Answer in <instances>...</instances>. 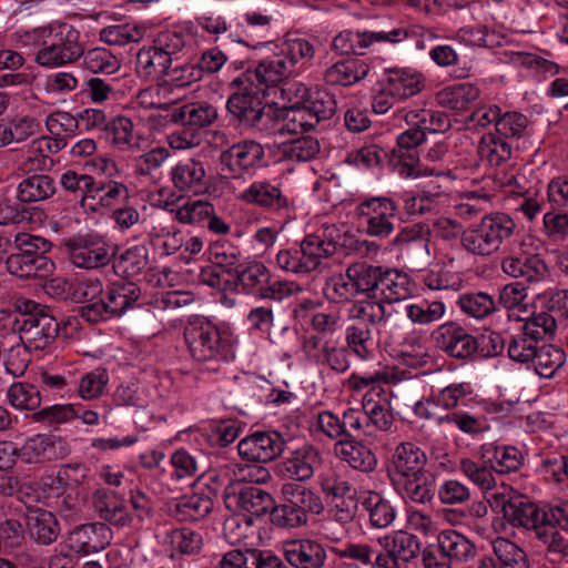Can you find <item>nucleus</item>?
I'll return each instance as SVG.
<instances>
[{
	"mask_svg": "<svg viewBox=\"0 0 568 568\" xmlns=\"http://www.w3.org/2000/svg\"><path fill=\"white\" fill-rule=\"evenodd\" d=\"M268 513L272 524L280 528H295L307 521L305 514L287 499L280 505H275L273 500V507Z\"/></svg>",
	"mask_w": 568,
	"mask_h": 568,
	"instance_id": "obj_64",
	"label": "nucleus"
},
{
	"mask_svg": "<svg viewBox=\"0 0 568 568\" xmlns=\"http://www.w3.org/2000/svg\"><path fill=\"white\" fill-rule=\"evenodd\" d=\"M93 505L100 517L114 526L124 527L133 523L128 508L118 499L116 494L112 490H95L93 494Z\"/></svg>",
	"mask_w": 568,
	"mask_h": 568,
	"instance_id": "obj_30",
	"label": "nucleus"
},
{
	"mask_svg": "<svg viewBox=\"0 0 568 568\" xmlns=\"http://www.w3.org/2000/svg\"><path fill=\"white\" fill-rule=\"evenodd\" d=\"M501 271L523 283L537 284L549 275V268L539 254H510L501 260Z\"/></svg>",
	"mask_w": 568,
	"mask_h": 568,
	"instance_id": "obj_18",
	"label": "nucleus"
},
{
	"mask_svg": "<svg viewBox=\"0 0 568 568\" xmlns=\"http://www.w3.org/2000/svg\"><path fill=\"white\" fill-rule=\"evenodd\" d=\"M141 297V288L133 282H115L103 290L102 300L80 307V315L87 322L97 324L122 316L134 307Z\"/></svg>",
	"mask_w": 568,
	"mask_h": 568,
	"instance_id": "obj_8",
	"label": "nucleus"
},
{
	"mask_svg": "<svg viewBox=\"0 0 568 568\" xmlns=\"http://www.w3.org/2000/svg\"><path fill=\"white\" fill-rule=\"evenodd\" d=\"M528 124V118L520 112H501V116L496 122V131L494 133L503 135L506 141L513 143L515 140L525 136Z\"/></svg>",
	"mask_w": 568,
	"mask_h": 568,
	"instance_id": "obj_58",
	"label": "nucleus"
},
{
	"mask_svg": "<svg viewBox=\"0 0 568 568\" xmlns=\"http://www.w3.org/2000/svg\"><path fill=\"white\" fill-rule=\"evenodd\" d=\"M143 36L144 30L141 27L130 23L109 26L100 31V40L109 45H125L139 42Z\"/></svg>",
	"mask_w": 568,
	"mask_h": 568,
	"instance_id": "obj_59",
	"label": "nucleus"
},
{
	"mask_svg": "<svg viewBox=\"0 0 568 568\" xmlns=\"http://www.w3.org/2000/svg\"><path fill=\"white\" fill-rule=\"evenodd\" d=\"M361 506L366 511L373 528H387L396 518V510L390 501L377 491H367L362 496Z\"/></svg>",
	"mask_w": 568,
	"mask_h": 568,
	"instance_id": "obj_33",
	"label": "nucleus"
},
{
	"mask_svg": "<svg viewBox=\"0 0 568 568\" xmlns=\"http://www.w3.org/2000/svg\"><path fill=\"white\" fill-rule=\"evenodd\" d=\"M396 212V203L385 196L367 199L356 207V214L366 234L379 239L393 233Z\"/></svg>",
	"mask_w": 568,
	"mask_h": 568,
	"instance_id": "obj_14",
	"label": "nucleus"
},
{
	"mask_svg": "<svg viewBox=\"0 0 568 568\" xmlns=\"http://www.w3.org/2000/svg\"><path fill=\"white\" fill-rule=\"evenodd\" d=\"M170 212L182 224L200 225L213 214V204L203 200H190L181 206L172 207Z\"/></svg>",
	"mask_w": 568,
	"mask_h": 568,
	"instance_id": "obj_57",
	"label": "nucleus"
},
{
	"mask_svg": "<svg viewBox=\"0 0 568 568\" xmlns=\"http://www.w3.org/2000/svg\"><path fill=\"white\" fill-rule=\"evenodd\" d=\"M491 556L500 568H529L526 551L508 538H495L491 541Z\"/></svg>",
	"mask_w": 568,
	"mask_h": 568,
	"instance_id": "obj_44",
	"label": "nucleus"
},
{
	"mask_svg": "<svg viewBox=\"0 0 568 568\" xmlns=\"http://www.w3.org/2000/svg\"><path fill=\"white\" fill-rule=\"evenodd\" d=\"M293 72L285 59L278 58L274 60H263L252 70L247 69L239 77L252 82L256 89L266 94L271 87L282 84L285 79Z\"/></svg>",
	"mask_w": 568,
	"mask_h": 568,
	"instance_id": "obj_21",
	"label": "nucleus"
},
{
	"mask_svg": "<svg viewBox=\"0 0 568 568\" xmlns=\"http://www.w3.org/2000/svg\"><path fill=\"white\" fill-rule=\"evenodd\" d=\"M480 95L479 88L470 82H463L444 88L436 94L437 103L449 110L465 111Z\"/></svg>",
	"mask_w": 568,
	"mask_h": 568,
	"instance_id": "obj_39",
	"label": "nucleus"
},
{
	"mask_svg": "<svg viewBox=\"0 0 568 568\" xmlns=\"http://www.w3.org/2000/svg\"><path fill=\"white\" fill-rule=\"evenodd\" d=\"M382 273L376 301L355 304L352 310L355 318H363L372 324L386 323L397 313L394 305L413 294L408 274L397 268L384 267Z\"/></svg>",
	"mask_w": 568,
	"mask_h": 568,
	"instance_id": "obj_6",
	"label": "nucleus"
},
{
	"mask_svg": "<svg viewBox=\"0 0 568 568\" xmlns=\"http://www.w3.org/2000/svg\"><path fill=\"white\" fill-rule=\"evenodd\" d=\"M234 92L226 101V110L231 121L245 129L255 130L265 135L274 133L276 110L267 106L261 89L252 85L246 79L236 77L230 83Z\"/></svg>",
	"mask_w": 568,
	"mask_h": 568,
	"instance_id": "obj_5",
	"label": "nucleus"
},
{
	"mask_svg": "<svg viewBox=\"0 0 568 568\" xmlns=\"http://www.w3.org/2000/svg\"><path fill=\"white\" fill-rule=\"evenodd\" d=\"M170 175L173 186L181 192L199 194L206 190L205 166L197 159L190 158L180 161L172 168Z\"/></svg>",
	"mask_w": 568,
	"mask_h": 568,
	"instance_id": "obj_25",
	"label": "nucleus"
},
{
	"mask_svg": "<svg viewBox=\"0 0 568 568\" xmlns=\"http://www.w3.org/2000/svg\"><path fill=\"white\" fill-rule=\"evenodd\" d=\"M514 219L503 212L485 214L479 222L463 230L459 222L440 217L434 223L436 235L444 241L460 236V244L469 254L490 256L498 252L516 232Z\"/></svg>",
	"mask_w": 568,
	"mask_h": 568,
	"instance_id": "obj_2",
	"label": "nucleus"
},
{
	"mask_svg": "<svg viewBox=\"0 0 568 568\" xmlns=\"http://www.w3.org/2000/svg\"><path fill=\"white\" fill-rule=\"evenodd\" d=\"M513 143L500 134H484L477 146L479 160L488 166H500L511 158Z\"/></svg>",
	"mask_w": 568,
	"mask_h": 568,
	"instance_id": "obj_37",
	"label": "nucleus"
},
{
	"mask_svg": "<svg viewBox=\"0 0 568 568\" xmlns=\"http://www.w3.org/2000/svg\"><path fill=\"white\" fill-rule=\"evenodd\" d=\"M250 481L234 480L226 485L223 493L227 509L242 511L254 517H261L273 507V497L263 488Z\"/></svg>",
	"mask_w": 568,
	"mask_h": 568,
	"instance_id": "obj_12",
	"label": "nucleus"
},
{
	"mask_svg": "<svg viewBox=\"0 0 568 568\" xmlns=\"http://www.w3.org/2000/svg\"><path fill=\"white\" fill-rule=\"evenodd\" d=\"M282 493L288 501L302 510L307 517V513L320 514L318 497L315 493L300 484L283 485Z\"/></svg>",
	"mask_w": 568,
	"mask_h": 568,
	"instance_id": "obj_60",
	"label": "nucleus"
},
{
	"mask_svg": "<svg viewBox=\"0 0 568 568\" xmlns=\"http://www.w3.org/2000/svg\"><path fill=\"white\" fill-rule=\"evenodd\" d=\"M347 270L354 293H365L372 301H376L383 267L358 263Z\"/></svg>",
	"mask_w": 568,
	"mask_h": 568,
	"instance_id": "obj_43",
	"label": "nucleus"
},
{
	"mask_svg": "<svg viewBox=\"0 0 568 568\" xmlns=\"http://www.w3.org/2000/svg\"><path fill=\"white\" fill-rule=\"evenodd\" d=\"M382 550L375 556L377 568H406L420 551L417 536L407 531H396L378 539Z\"/></svg>",
	"mask_w": 568,
	"mask_h": 568,
	"instance_id": "obj_13",
	"label": "nucleus"
},
{
	"mask_svg": "<svg viewBox=\"0 0 568 568\" xmlns=\"http://www.w3.org/2000/svg\"><path fill=\"white\" fill-rule=\"evenodd\" d=\"M460 470L483 490H489L496 485L493 474L495 470L484 459L481 463H478L470 458H463L460 460Z\"/></svg>",
	"mask_w": 568,
	"mask_h": 568,
	"instance_id": "obj_63",
	"label": "nucleus"
},
{
	"mask_svg": "<svg viewBox=\"0 0 568 568\" xmlns=\"http://www.w3.org/2000/svg\"><path fill=\"white\" fill-rule=\"evenodd\" d=\"M149 265V250L145 245H134L113 260L114 272L122 277H136Z\"/></svg>",
	"mask_w": 568,
	"mask_h": 568,
	"instance_id": "obj_45",
	"label": "nucleus"
},
{
	"mask_svg": "<svg viewBox=\"0 0 568 568\" xmlns=\"http://www.w3.org/2000/svg\"><path fill=\"white\" fill-rule=\"evenodd\" d=\"M265 155L264 148L254 140L240 141L220 154L222 172L232 178H241L244 173L261 166Z\"/></svg>",
	"mask_w": 568,
	"mask_h": 568,
	"instance_id": "obj_15",
	"label": "nucleus"
},
{
	"mask_svg": "<svg viewBox=\"0 0 568 568\" xmlns=\"http://www.w3.org/2000/svg\"><path fill=\"white\" fill-rule=\"evenodd\" d=\"M70 449L61 437L36 435L19 449L18 455L24 463H47L64 458Z\"/></svg>",
	"mask_w": 568,
	"mask_h": 568,
	"instance_id": "obj_19",
	"label": "nucleus"
},
{
	"mask_svg": "<svg viewBox=\"0 0 568 568\" xmlns=\"http://www.w3.org/2000/svg\"><path fill=\"white\" fill-rule=\"evenodd\" d=\"M480 456L498 474L516 471L524 464L523 454L514 446L485 444L480 447Z\"/></svg>",
	"mask_w": 568,
	"mask_h": 568,
	"instance_id": "obj_31",
	"label": "nucleus"
},
{
	"mask_svg": "<svg viewBox=\"0 0 568 568\" xmlns=\"http://www.w3.org/2000/svg\"><path fill=\"white\" fill-rule=\"evenodd\" d=\"M427 456L412 442L398 444L389 458L387 471L392 481L426 471Z\"/></svg>",
	"mask_w": 568,
	"mask_h": 568,
	"instance_id": "obj_17",
	"label": "nucleus"
},
{
	"mask_svg": "<svg viewBox=\"0 0 568 568\" xmlns=\"http://www.w3.org/2000/svg\"><path fill=\"white\" fill-rule=\"evenodd\" d=\"M271 556L270 552L257 549H234L226 552L215 568H264L266 557Z\"/></svg>",
	"mask_w": 568,
	"mask_h": 568,
	"instance_id": "obj_55",
	"label": "nucleus"
},
{
	"mask_svg": "<svg viewBox=\"0 0 568 568\" xmlns=\"http://www.w3.org/2000/svg\"><path fill=\"white\" fill-rule=\"evenodd\" d=\"M397 485L404 499L416 504H427L435 496V480L426 470L394 481Z\"/></svg>",
	"mask_w": 568,
	"mask_h": 568,
	"instance_id": "obj_40",
	"label": "nucleus"
},
{
	"mask_svg": "<svg viewBox=\"0 0 568 568\" xmlns=\"http://www.w3.org/2000/svg\"><path fill=\"white\" fill-rule=\"evenodd\" d=\"M564 348L552 344H545L537 348L534 357L535 372L544 378H551L566 363Z\"/></svg>",
	"mask_w": 568,
	"mask_h": 568,
	"instance_id": "obj_49",
	"label": "nucleus"
},
{
	"mask_svg": "<svg viewBox=\"0 0 568 568\" xmlns=\"http://www.w3.org/2000/svg\"><path fill=\"white\" fill-rule=\"evenodd\" d=\"M367 429L388 430L394 423V415L386 393L381 387L371 388L362 400Z\"/></svg>",
	"mask_w": 568,
	"mask_h": 568,
	"instance_id": "obj_24",
	"label": "nucleus"
},
{
	"mask_svg": "<svg viewBox=\"0 0 568 568\" xmlns=\"http://www.w3.org/2000/svg\"><path fill=\"white\" fill-rule=\"evenodd\" d=\"M435 347L448 357L471 361L479 349V342L459 323L449 321L437 326L430 334Z\"/></svg>",
	"mask_w": 568,
	"mask_h": 568,
	"instance_id": "obj_11",
	"label": "nucleus"
},
{
	"mask_svg": "<svg viewBox=\"0 0 568 568\" xmlns=\"http://www.w3.org/2000/svg\"><path fill=\"white\" fill-rule=\"evenodd\" d=\"M183 336L191 357L207 369L216 371L234 357L231 335L203 316H191Z\"/></svg>",
	"mask_w": 568,
	"mask_h": 568,
	"instance_id": "obj_4",
	"label": "nucleus"
},
{
	"mask_svg": "<svg viewBox=\"0 0 568 568\" xmlns=\"http://www.w3.org/2000/svg\"><path fill=\"white\" fill-rule=\"evenodd\" d=\"M69 261L77 267L84 270L100 268L108 265L113 252L110 245L95 233L75 234L63 241Z\"/></svg>",
	"mask_w": 568,
	"mask_h": 568,
	"instance_id": "obj_10",
	"label": "nucleus"
},
{
	"mask_svg": "<svg viewBox=\"0 0 568 568\" xmlns=\"http://www.w3.org/2000/svg\"><path fill=\"white\" fill-rule=\"evenodd\" d=\"M211 496L194 493L173 499L168 504L170 515L179 521H197L204 519L213 509Z\"/></svg>",
	"mask_w": 568,
	"mask_h": 568,
	"instance_id": "obj_27",
	"label": "nucleus"
},
{
	"mask_svg": "<svg viewBox=\"0 0 568 568\" xmlns=\"http://www.w3.org/2000/svg\"><path fill=\"white\" fill-rule=\"evenodd\" d=\"M23 43L32 44L37 49L34 61L44 68L74 63L84 53L80 31L67 22L53 21L27 31Z\"/></svg>",
	"mask_w": 568,
	"mask_h": 568,
	"instance_id": "obj_3",
	"label": "nucleus"
},
{
	"mask_svg": "<svg viewBox=\"0 0 568 568\" xmlns=\"http://www.w3.org/2000/svg\"><path fill=\"white\" fill-rule=\"evenodd\" d=\"M166 540L171 545L172 550L182 555H196L203 546L202 536L190 529H173L166 535Z\"/></svg>",
	"mask_w": 568,
	"mask_h": 568,
	"instance_id": "obj_62",
	"label": "nucleus"
},
{
	"mask_svg": "<svg viewBox=\"0 0 568 568\" xmlns=\"http://www.w3.org/2000/svg\"><path fill=\"white\" fill-rule=\"evenodd\" d=\"M556 331L557 321L547 312L534 313L524 321L520 328V332L535 343L554 339Z\"/></svg>",
	"mask_w": 568,
	"mask_h": 568,
	"instance_id": "obj_51",
	"label": "nucleus"
},
{
	"mask_svg": "<svg viewBox=\"0 0 568 568\" xmlns=\"http://www.w3.org/2000/svg\"><path fill=\"white\" fill-rule=\"evenodd\" d=\"M287 562L296 568L320 567V544L313 540L288 542L284 550Z\"/></svg>",
	"mask_w": 568,
	"mask_h": 568,
	"instance_id": "obj_47",
	"label": "nucleus"
},
{
	"mask_svg": "<svg viewBox=\"0 0 568 568\" xmlns=\"http://www.w3.org/2000/svg\"><path fill=\"white\" fill-rule=\"evenodd\" d=\"M110 528L103 523L75 527L68 537V546L78 554L99 552L110 544Z\"/></svg>",
	"mask_w": 568,
	"mask_h": 568,
	"instance_id": "obj_22",
	"label": "nucleus"
},
{
	"mask_svg": "<svg viewBox=\"0 0 568 568\" xmlns=\"http://www.w3.org/2000/svg\"><path fill=\"white\" fill-rule=\"evenodd\" d=\"M332 450L336 457L356 470L371 473L377 466V458L372 449L352 438L333 443Z\"/></svg>",
	"mask_w": 568,
	"mask_h": 568,
	"instance_id": "obj_28",
	"label": "nucleus"
},
{
	"mask_svg": "<svg viewBox=\"0 0 568 568\" xmlns=\"http://www.w3.org/2000/svg\"><path fill=\"white\" fill-rule=\"evenodd\" d=\"M457 305L464 314L476 320L485 318L498 310L495 298L486 292L464 293L459 295Z\"/></svg>",
	"mask_w": 568,
	"mask_h": 568,
	"instance_id": "obj_50",
	"label": "nucleus"
},
{
	"mask_svg": "<svg viewBox=\"0 0 568 568\" xmlns=\"http://www.w3.org/2000/svg\"><path fill=\"white\" fill-rule=\"evenodd\" d=\"M322 491L332 499L327 501V520H335L342 526L349 523L354 517V511L353 501L344 497L349 491L347 481L342 478L325 477L322 479Z\"/></svg>",
	"mask_w": 568,
	"mask_h": 568,
	"instance_id": "obj_23",
	"label": "nucleus"
},
{
	"mask_svg": "<svg viewBox=\"0 0 568 568\" xmlns=\"http://www.w3.org/2000/svg\"><path fill=\"white\" fill-rule=\"evenodd\" d=\"M6 266L11 275L23 280L48 277L55 268L51 258L37 260L17 252L7 257Z\"/></svg>",
	"mask_w": 568,
	"mask_h": 568,
	"instance_id": "obj_29",
	"label": "nucleus"
},
{
	"mask_svg": "<svg viewBox=\"0 0 568 568\" xmlns=\"http://www.w3.org/2000/svg\"><path fill=\"white\" fill-rule=\"evenodd\" d=\"M384 81L400 101L418 94L425 87L423 74L412 69L389 70Z\"/></svg>",
	"mask_w": 568,
	"mask_h": 568,
	"instance_id": "obj_38",
	"label": "nucleus"
},
{
	"mask_svg": "<svg viewBox=\"0 0 568 568\" xmlns=\"http://www.w3.org/2000/svg\"><path fill=\"white\" fill-rule=\"evenodd\" d=\"M438 424L454 425L462 433L477 436L489 429L486 419L481 415H473L465 410H454L438 417Z\"/></svg>",
	"mask_w": 568,
	"mask_h": 568,
	"instance_id": "obj_54",
	"label": "nucleus"
},
{
	"mask_svg": "<svg viewBox=\"0 0 568 568\" xmlns=\"http://www.w3.org/2000/svg\"><path fill=\"white\" fill-rule=\"evenodd\" d=\"M7 395L11 406L20 410H36L42 402L39 388L24 382L13 383Z\"/></svg>",
	"mask_w": 568,
	"mask_h": 568,
	"instance_id": "obj_56",
	"label": "nucleus"
},
{
	"mask_svg": "<svg viewBox=\"0 0 568 568\" xmlns=\"http://www.w3.org/2000/svg\"><path fill=\"white\" fill-rule=\"evenodd\" d=\"M224 283L241 285L246 294L262 300L282 301L293 293L294 283L272 280L270 271L261 262H247L239 268L233 280Z\"/></svg>",
	"mask_w": 568,
	"mask_h": 568,
	"instance_id": "obj_9",
	"label": "nucleus"
},
{
	"mask_svg": "<svg viewBox=\"0 0 568 568\" xmlns=\"http://www.w3.org/2000/svg\"><path fill=\"white\" fill-rule=\"evenodd\" d=\"M210 254L212 264L232 277L243 265L241 250L227 242H215L211 246Z\"/></svg>",
	"mask_w": 568,
	"mask_h": 568,
	"instance_id": "obj_52",
	"label": "nucleus"
},
{
	"mask_svg": "<svg viewBox=\"0 0 568 568\" xmlns=\"http://www.w3.org/2000/svg\"><path fill=\"white\" fill-rule=\"evenodd\" d=\"M217 109L207 102H192L175 108L171 121L194 128H205L217 119Z\"/></svg>",
	"mask_w": 568,
	"mask_h": 568,
	"instance_id": "obj_32",
	"label": "nucleus"
},
{
	"mask_svg": "<svg viewBox=\"0 0 568 568\" xmlns=\"http://www.w3.org/2000/svg\"><path fill=\"white\" fill-rule=\"evenodd\" d=\"M11 306L20 315L19 341L39 351L57 338L60 325L47 306L22 296L13 297Z\"/></svg>",
	"mask_w": 568,
	"mask_h": 568,
	"instance_id": "obj_7",
	"label": "nucleus"
},
{
	"mask_svg": "<svg viewBox=\"0 0 568 568\" xmlns=\"http://www.w3.org/2000/svg\"><path fill=\"white\" fill-rule=\"evenodd\" d=\"M503 514L513 527L532 531L551 560L568 556V501L540 508L527 498L515 497L503 504Z\"/></svg>",
	"mask_w": 568,
	"mask_h": 568,
	"instance_id": "obj_1",
	"label": "nucleus"
},
{
	"mask_svg": "<svg viewBox=\"0 0 568 568\" xmlns=\"http://www.w3.org/2000/svg\"><path fill=\"white\" fill-rule=\"evenodd\" d=\"M84 67L93 73L112 74L120 69L119 59L105 48H93L83 53Z\"/></svg>",
	"mask_w": 568,
	"mask_h": 568,
	"instance_id": "obj_61",
	"label": "nucleus"
},
{
	"mask_svg": "<svg viewBox=\"0 0 568 568\" xmlns=\"http://www.w3.org/2000/svg\"><path fill=\"white\" fill-rule=\"evenodd\" d=\"M170 58L155 49L152 44L149 48L141 49L136 54V71L140 77L149 81H162L170 67Z\"/></svg>",
	"mask_w": 568,
	"mask_h": 568,
	"instance_id": "obj_35",
	"label": "nucleus"
},
{
	"mask_svg": "<svg viewBox=\"0 0 568 568\" xmlns=\"http://www.w3.org/2000/svg\"><path fill=\"white\" fill-rule=\"evenodd\" d=\"M133 129L134 124L130 118L118 115L109 121L101 138L118 150L128 151L135 145Z\"/></svg>",
	"mask_w": 568,
	"mask_h": 568,
	"instance_id": "obj_48",
	"label": "nucleus"
},
{
	"mask_svg": "<svg viewBox=\"0 0 568 568\" xmlns=\"http://www.w3.org/2000/svg\"><path fill=\"white\" fill-rule=\"evenodd\" d=\"M318 124L320 111H316L313 106L303 104L287 112L276 110L274 133L272 135L304 134L316 130Z\"/></svg>",
	"mask_w": 568,
	"mask_h": 568,
	"instance_id": "obj_20",
	"label": "nucleus"
},
{
	"mask_svg": "<svg viewBox=\"0 0 568 568\" xmlns=\"http://www.w3.org/2000/svg\"><path fill=\"white\" fill-rule=\"evenodd\" d=\"M26 518L29 534L37 542L50 545L57 539L59 524L51 511L40 508L29 509Z\"/></svg>",
	"mask_w": 568,
	"mask_h": 568,
	"instance_id": "obj_34",
	"label": "nucleus"
},
{
	"mask_svg": "<svg viewBox=\"0 0 568 568\" xmlns=\"http://www.w3.org/2000/svg\"><path fill=\"white\" fill-rule=\"evenodd\" d=\"M377 552L369 545L344 542L341 546L327 545V549L322 547V566H331L328 561L331 556H337L339 559L349 558L359 564L377 568L375 565V556Z\"/></svg>",
	"mask_w": 568,
	"mask_h": 568,
	"instance_id": "obj_42",
	"label": "nucleus"
},
{
	"mask_svg": "<svg viewBox=\"0 0 568 568\" xmlns=\"http://www.w3.org/2000/svg\"><path fill=\"white\" fill-rule=\"evenodd\" d=\"M54 180L45 174H33L23 179L17 191V197L22 203L44 201L55 193Z\"/></svg>",
	"mask_w": 568,
	"mask_h": 568,
	"instance_id": "obj_41",
	"label": "nucleus"
},
{
	"mask_svg": "<svg viewBox=\"0 0 568 568\" xmlns=\"http://www.w3.org/2000/svg\"><path fill=\"white\" fill-rule=\"evenodd\" d=\"M408 320L416 325H429L442 320L446 313V306L442 301L422 300L405 306Z\"/></svg>",
	"mask_w": 568,
	"mask_h": 568,
	"instance_id": "obj_53",
	"label": "nucleus"
},
{
	"mask_svg": "<svg viewBox=\"0 0 568 568\" xmlns=\"http://www.w3.org/2000/svg\"><path fill=\"white\" fill-rule=\"evenodd\" d=\"M443 539V549L454 564L468 562L477 556L476 545L465 535L447 529L439 532Z\"/></svg>",
	"mask_w": 568,
	"mask_h": 568,
	"instance_id": "obj_46",
	"label": "nucleus"
},
{
	"mask_svg": "<svg viewBox=\"0 0 568 568\" xmlns=\"http://www.w3.org/2000/svg\"><path fill=\"white\" fill-rule=\"evenodd\" d=\"M369 71V65L359 59L351 58L338 61L325 71L326 83L333 85H352L363 80Z\"/></svg>",
	"mask_w": 568,
	"mask_h": 568,
	"instance_id": "obj_36",
	"label": "nucleus"
},
{
	"mask_svg": "<svg viewBox=\"0 0 568 568\" xmlns=\"http://www.w3.org/2000/svg\"><path fill=\"white\" fill-rule=\"evenodd\" d=\"M285 442L277 432H256L237 445L239 454L248 462L267 463L284 450Z\"/></svg>",
	"mask_w": 568,
	"mask_h": 568,
	"instance_id": "obj_16",
	"label": "nucleus"
},
{
	"mask_svg": "<svg viewBox=\"0 0 568 568\" xmlns=\"http://www.w3.org/2000/svg\"><path fill=\"white\" fill-rule=\"evenodd\" d=\"M239 199L270 211H280L288 206V201L281 187L268 181H254L239 195Z\"/></svg>",
	"mask_w": 568,
	"mask_h": 568,
	"instance_id": "obj_26",
	"label": "nucleus"
}]
</instances>
